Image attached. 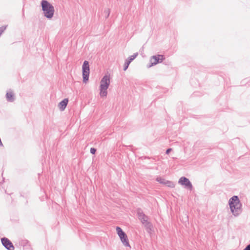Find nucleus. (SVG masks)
<instances>
[{
	"label": "nucleus",
	"instance_id": "16",
	"mask_svg": "<svg viewBox=\"0 0 250 250\" xmlns=\"http://www.w3.org/2000/svg\"><path fill=\"white\" fill-rule=\"evenodd\" d=\"M7 99L9 101H12L14 100V95L12 92H7L6 94Z\"/></svg>",
	"mask_w": 250,
	"mask_h": 250
},
{
	"label": "nucleus",
	"instance_id": "14",
	"mask_svg": "<svg viewBox=\"0 0 250 250\" xmlns=\"http://www.w3.org/2000/svg\"><path fill=\"white\" fill-rule=\"evenodd\" d=\"M116 230L119 237L125 234V232L119 226H117L116 227Z\"/></svg>",
	"mask_w": 250,
	"mask_h": 250
},
{
	"label": "nucleus",
	"instance_id": "23",
	"mask_svg": "<svg viewBox=\"0 0 250 250\" xmlns=\"http://www.w3.org/2000/svg\"><path fill=\"white\" fill-rule=\"evenodd\" d=\"M127 147H129V148H132L133 147V146L132 145H130V146H127Z\"/></svg>",
	"mask_w": 250,
	"mask_h": 250
},
{
	"label": "nucleus",
	"instance_id": "4",
	"mask_svg": "<svg viewBox=\"0 0 250 250\" xmlns=\"http://www.w3.org/2000/svg\"><path fill=\"white\" fill-rule=\"evenodd\" d=\"M90 65L88 61H84L82 65V83L87 84L89 81Z\"/></svg>",
	"mask_w": 250,
	"mask_h": 250
},
{
	"label": "nucleus",
	"instance_id": "11",
	"mask_svg": "<svg viewBox=\"0 0 250 250\" xmlns=\"http://www.w3.org/2000/svg\"><path fill=\"white\" fill-rule=\"evenodd\" d=\"M1 242L3 245L8 250H14V247L8 239L3 238L1 239Z\"/></svg>",
	"mask_w": 250,
	"mask_h": 250
},
{
	"label": "nucleus",
	"instance_id": "5",
	"mask_svg": "<svg viewBox=\"0 0 250 250\" xmlns=\"http://www.w3.org/2000/svg\"><path fill=\"white\" fill-rule=\"evenodd\" d=\"M165 60V58L163 55H153L150 57L149 64L147 65V67L150 68L158 63L162 62Z\"/></svg>",
	"mask_w": 250,
	"mask_h": 250
},
{
	"label": "nucleus",
	"instance_id": "1",
	"mask_svg": "<svg viewBox=\"0 0 250 250\" xmlns=\"http://www.w3.org/2000/svg\"><path fill=\"white\" fill-rule=\"evenodd\" d=\"M229 205L232 214L235 217L242 212V204L237 195H234L229 200Z\"/></svg>",
	"mask_w": 250,
	"mask_h": 250
},
{
	"label": "nucleus",
	"instance_id": "13",
	"mask_svg": "<svg viewBox=\"0 0 250 250\" xmlns=\"http://www.w3.org/2000/svg\"><path fill=\"white\" fill-rule=\"evenodd\" d=\"M116 230L119 237L125 234V232L119 226H117L116 227Z\"/></svg>",
	"mask_w": 250,
	"mask_h": 250
},
{
	"label": "nucleus",
	"instance_id": "2",
	"mask_svg": "<svg viewBox=\"0 0 250 250\" xmlns=\"http://www.w3.org/2000/svg\"><path fill=\"white\" fill-rule=\"evenodd\" d=\"M41 6L42 15L46 19L51 20L54 17L55 9L52 3L47 0H42Z\"/></svg>",
	"mask_w": 250,
	"mask_h": 250
},
{
	"label": "nucleus",
	"instance_id": "19",
	"mask_svg": "<svg viewBox=\"0 0 250 250\" xmlns=\"http://www.w3.org/2000/svg\"><path fill=\"white\" fill-rule=\"evenodd\" d=\"M172 148H168L166 151V154H169V153L172 151Z\"/></svg>",
	"mask_w": 250,
	"mask_h": 250
},
{
	"label": "nucleus",
	"instance_id": "22",
	"mask_svg": "<svg viewBox=\"0 0 250 250\" xmlns=\"http://www.w3.org/2000/svg\"><path fill=\"white\" fill-rule=\"evenodd\" d=\"M164 64H165V65H169V62H167L166 61L164 62Z\"/></svg>",
	"mask_w": 250,
	"mask_h": 250
},
{
	"label": "nucleus",
	"instance_id": "9",
	"mask_svg": "<svg viewBox=\"0 0 250 250\" xmlns=\"http://www.w3.org/2000/svg\"><path fill=\"white\" fill-rule=\"evenodd\" d=\"M138 55V53L136 52L134 53L132 55L129 56L126 59H125L123 68V70L124 71H125L127 69L130 63L137 57Z\"/></svg>",
	"mask_w": 250,
	"mask_h": 250
},
{
	"label": "nucleus",
	"instance_id": "21",
	"mask_svg": "<svg viewBox=\"0 0 250 250\" xmlns=\"http://www.w3.org/2000/svg\"><path fill=\"white\" fill-rule=\"evenodd\" d=\"M141 159H150V158L148 156H143V157H141Z\"/></svg>",
	"mask_w": 250,
	"mask_h": 250
},
{
	"label": "nucleus",
	"instance_id": "8",
	"mask_svg": "<svg viewBox=\"0 0 250 250\" xmlns=\"http://www.w3.org/2000/svg\"><path fill=\"white\" fill-rule=\"evenodd\" d=\"M136 213L139 220L143 225L148 221V216L144 213L141 208H137Z\"/></svg>",
	"mask_w": 250,
	"mask_h": 250
},
{
	"label": "nucleus",
	"instance_id": "15",
	"mask_svg": "<svg viewBox=\"0 0 250 250\" xmlns=\"http://www.w3.org/2000/svg\"><path fill=\"white\" fill-rule=\"evenodd\" d=\"M165 185L170 188H173L175 187V184L174 182L169 180H167V181H166Z\"/></svg>",
	"mask_w": 250,
	"mask_h": 250
},
{
	"label": "nucleus",
	"instance_id": "20",
	"mask_svg": "<svg viewBox=\"0 0 250 250\" xmlns=\"http://www.w3.org/2000/svg\"><path fill=\"white\" fill-rule=\"evenodd\" d=\"M243 250H250V243Z\"/></svg>",
	"mask_w": 250,
	"mask_h": 250
},
{
	"label": "nucleus",
	"instance_id": "7",
	"mask_svg": "<svg viewBox=\"0 0 250 250\" xmlns=\"http://www.w3.org/2000/svg\"><path fill=\"white\" fill-rule=\"evenodd\" d=\"M69 103V99L67 98H65L60 101L57 105L58 110L60 112L64 111L68 105Z\"/></svg>",
	"mask_w": 250,
	"mask_h": 250
},
{
	"label": "nucleus",
	"instance_id": "10",
	"mask_svg": "<svg viewBox=\"0 0 250 250\" xmlns=\"http://www.w3.org/2000/svg\"><path fill=\"white\" fill-rule=\"evenodd\" d=\"M119 238L122 242L123 245L126 247L130 248V245L129 244V240L127 237L126 234H125L124 235H121L119 236Z\"/></svg>",
	"mask_w": 250,
	"mask_h": 250
},
{
	"label": "nucleus",
	"instance_id": "18",
	"mask_svg": "<svg viewBox=\"0 0 250 250\" xmlns=\"http://www.w3.org/2000/svg\"><path fill=\"white\" fill-rule=\"evenodd\" d=\"M97 151V149L94 147H91L90 149V153L93 155L95 154Z\"/></svg>",
	"mask_w": 250,
	"mask_h": 250
},
{
	"label": "nucleus",
	"instance_id": "17",
	"mask_svg": "<svg viewBox=\"0 0 250 250\" xmlns=\"http://www.w3.org/2000/svg\"><path fill=\"white\" fill-rule=\"evenodd\" d=\"M156 180L157 182H159V183L165 185V184L166 183V181H167V180H166L163 178H162L160 176H158L156 178Z\"/></svg>",
	"mask_w": 250,
	"mask_h": 250
},
{
	"label": "nucleus",
	"instance_id": "6",
	"mask_svg": "<svg viewBox=\"0 0 250 250\" xmlns=\"http://www.w3.org/2000/svg\"><path fill=\"white\" fill-rule=\"evenodd\" d=\"M178 183L190 191H191L193 189L191 182L188 178L185 176H182L179 179Z\"/></svg>",
	"mask_w": 250,
	"mask_h": 250
},
{
	"label": "nucleus",
	"instance_id": "12",
	"mask_svg": "<svg viewBox=\"0 0 250 250\" xmlns=\"http://www.w3.org/2000/svg\"><path fill=\"white\" fill-rule=\"evenodd\" d=\"M146 231L149 233H151L152 231H153V226L152 223L147 221L146 223L143 224Z\"/></svg>",
	"mask_w": 250,
	"mask_h": 250
},
{
	"label": "nucleus",
	"instance_id": "3",
	"mask_svg": "<svg viewBox=\"0 0 250 250\" xmlns=\"http://www.w3.org/2000/svg\"><path fill=\"white\" fill-rule=\"evenodd\" d=\"M109 86V75L107 73L102 78L100 82L99 95L101 98L104 99L107 97Z\"/></svg>",
	"mask_w": 250,
	"mask_h": 250
}]
</instances>
